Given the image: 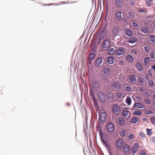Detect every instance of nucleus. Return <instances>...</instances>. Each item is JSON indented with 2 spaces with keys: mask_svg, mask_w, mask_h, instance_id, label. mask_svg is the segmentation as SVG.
Listing matches in <instances>:
<instances>
[{
  "mask_svg": "<svg viewBox=\"0 0 155 155\" xmlns=\"http://www.w3.org/2000/svg\"><path fill=\"white\" fill-rule=\"evenodd\" d=\"M98 96L99 99L101 102H104L105 101V95L101 91L99 92Z\"/></svg>",
  "mask_w": 155,
  "mask_h": 155,
  "instance_id": "2",
  "label": "nucleus"
},
{
  "mask_svg": "<svg viewBox=\"0 0 155 155\" xmlns=\"http://www.w3.org/2000/svg\"><path fill=\"white\" fill-rule=\"evenodd\" d=\"M150 139L152 142L155 143V137H151Z\"/></svg>",
  "mask_w": 155,
  "mask_h": 155,
  "instance_id": "53",
  "label": "nucleus"
},
{
  "mask_svg": "<svg viewBox=\"0 0 155 155\" xmlns=\"http://www.w3.org/2000/svg\"><path fill=\"white\" fill-rule=\"evenodd\" d=\"M122 12L120 11H117V12L116 13V17L117 18L118 20H120L122 19V17L121 15Z\"/></svg>",
  "mask_w": 155,
  "mask_h": 155,
  "instance_id": "17",
  "label": "nucleus"
},
{
  "mask_svg": "<svg viewBox=\"0 0 155 155\" xmlns=\"http://www.w3.org/2000/svg\"><path fill=\"white\" fill-rule=\"evenodd\" d=\"M124 52V49L122 47H120L117 49L116 54L118 55H120L123 54Z\"/></svg>",
  "mask_w": 155,
  "mask_h": 155,
  "instance_id": "9",
  "label": "nucleus"
},
{
  "mask_svg": "<svg viewBox=\"0 0 155 155\" xmlns=\"http://www.w3.org/2000/svg\"><path fill=\"white\" fill-rule=\"evenodd\" d=\"M149 37L150 40L153 43H155V37L153 35H150Z\"/></svg>",
  "mask_w": 155,
  "mask_h": 155,
  "instance_id": "28",
  "label": "nucleus"
},
{
  "mask_svg": "<svg viewBox=\"0 0 155 155\" xmlns=\"http://www.w3.org/2000/svg\"><path fill=\"white\" fill-rule=\"evenodd\" d=\"M153 0H147L146 2V5L149 7L152 5Z\"/></svg>",
  "mask_w": 155,
  "mask_h": 155,
  "instance_id": "23",
  "label": "nucleus"
},
{
  "mask_svg": "<svg viewBox=\"0 0 155 155\" xmlns=\"http://www.w3.org/2000/svg\"><path fill=\"white\" fill-rule=\"evenodd\" d=\"M128 16L130 18H134L135 17V15L134 14L131 12H128Z\"/></svg>",
  "mask_w": 155,
  "mask_h": 155,
  "instance_id": "27",
  "label": "nucleus"
},
{
  "mask_svg": "<svg viewBox=\"0 0 155 155\" xmlns=\"http://www.w3.org/2000/svg\"><path fill=\"white\" fill-rule=\"evenodd\" d=\"M150 54L151 59H153L154 58V54L153 51L150 52Z\"/></svg>",
  "mask_w": 155,
  "mask_h": 155,
  "instance_id": "46",
  "label": "nucleus"
},
{
  "mask_svg": "<svg viewBox=\"0 0 155 155\" xmlns=\"http://www.w3.org/2000/svg\"><path fill=\"white\" fill-rule=\"evenodd\" d=\"M118 120L119 122V123L120 125H122L123 124L124 122V119L121 117H119L118 118Z\"/></svg>",
  "mask_w": 155,
  "mask_h": 155,
  "instance_id": "29",
  "label": "nucleus"
},
{
  "mask_svg": "<svg viewBox=\"0 0 155 155\" xmlns=\"http://www.w3.org/2000/svg\"><path fill=\"white\" fill-rule=\"evenodd\" d=\"M115 59V58L113 56L109 57L107 60V61L108 64H112L114 62V60Z\"/></svg>",
  "mask_w": 155,
  "mask_h": 155,
  "instance_id": "16",
  "label": "nucleus"
},
{
  "mask_svg": "<svg viewBox=\"0 0 155 155\" xmlns=\"http://www.w3.org/2000/svg\"><path fill=\"white\" fill-rule=\"evenodd\" d=\"M124 152L125 153H127L130 151V147L128 145L125 146L123 148Z\"/></svg>",
  "mask_w": 155,
  "mask_h": 155,
  "instance_id": "20",
  "label": "nucleus"
},
{
  "mask_svg": "<svg viewBox=\"0 0 155 155\" xmlns=\"http://www.w3.org/2000/svg\"><path fill=\"white\" fill-rule=\"evenodd\" d=\"M128 111L127 110H124L123 111L122 113L123 115L125 117H126L127 116L128 114Z\"/></svg>",
  "mask_w": 155,
  "mask_h": 155,
  "instance_id": "42",
  "label": "nucleus"
},
{
  "mask_svg": "<svg viewBox=\"0 0 155 155\" xmlns=\"http://www.w3.org/2000/svg\"><path fill=\"white\" fill-rule=\"evenodd\" d=\"M133 135L132 134H130L128 136V139L129 140H131L133 138Z\"/></svg>",
  "mask_w": 155,
  "mask_h": 155,
  "instance_id": "50",
  "label": "nucleus"
},
{
  "mask_svg": "<svg viewBox=\"0 0 155 155\" xmlns=\"http://www.w3.org/2000/svg\"><path fill=\"white\" fill-rule=\"evenodd\" d=\"M129 80L131 83H133L136 81V78L134 75H132L130 77Z\"/></svg>",
  "mask_w": 155,
  "mask_h": 155,
  "instance_id": "21",
  "label": "nucleus"
},
{
  "mask_svg": "<svg viewBox=\"0 0 155 155\" xmlns=\"http://www.w3.org/2000/svg\"><path fill=\"white\" fill-rule=\"evenodd\" d=\"M147 134L148 135L150 136L151 134V130L150 129H147Z\"/></svg>",
  "mask_w": 155,
  "mask_h": 155,
  "instance_id": "41",
  "label": "nucleus"
},
{
  "mask_svg": "<svg viewBox=\"0 0 155 155\" xmlns=\"http://www.w3.org/2000/svg\"><path fill=\"white\" fill-rule=\"evenodd\" d=\"M110 42L108 40H106L103 42L102 45L104 48H107L110 47Z\"/></svg>",
  "mask_w": 155,
  "mask_h": 155,
  "instance_id": "7",
  "label": "nucleus"
},
{
  "mask_svg": "<svg viewBox=\"0 0 155 155\" xmlns=\"http://www.w3.org/2000/svg\"><path fill=\"white\" fill-rule=\"evenodd\" d=\"M102 59L101 57L97 58L95 60V64L97 66H99L102 64Z\"/></svg>",
  "mask_w": 155,
  "mask_h": 155,
  "instance_id": "12",
  "label": "nucleus"
},
{
  "mask_svg": "<svg viewBox=\"0 0 155 155\" xmlns=\"http://www.w3.org/2000/svg\"><path fill=\"white\" fill-rule=\"evenodd\" d=\"M126 103L128 105H130L131 104V99L130 97H127L126 98Z\"/></svg>",
  "mask_w": 155,
  "mask_h": 155,
  "instance_id": "31",
  "label": "nucleus"
},
{
  "mask_svg": "<svg viewBox=\"0 0 155 155\" xmlns=\"http://www.w3.org/2000/svg\"><path fill=\"white\" fill-rule=\"evenodd\" d=\"M133 26L134 28H137L138 26V24L137 23L135 22H133Z\"/></svg>",
  "mask_w": 155,
  "mask_h": 155,
  "instance_id": "49",
  "label": "nucleus"
},
{
  "mask_svg": "<svg viewBox=\"0 0 155 155\" xmlns=\"http://www.w3.org/2000/svg\"><path fill=\"white\" fill-rule=\"evenodd\" d=\"M95 54L94 53H91L89 55V58L91 60L94 59L95 57Z\"/></svg>",
  "mask_w": 155,
  "mask_h": 155,
  "instance_id": "34",
  "label": "nucleus"
},
{
  "mask_svg": "<svg viewBox=\"0 0 155 155\" xmlns=\"http://www.w3.org/2000/svg\"><path fill=\"white\" fill-rule=\"evenodd\" d=\"M100 135V136L102 142V143L104 146L107 145V143H106V142L104 141V140L103 138V134L102 132H101V130H100L99 131Z\"/></svg>",
  "mask_w": 155,
  "mask_h": 155,
  "instance_id": "14",
  "label": "nucleus"
},
{
  "mask_svg": "<svg viewBox=\"0 0 155 155\" xmlns=\"http://www.w3.org/2000/svg\"><path fill=\"white\" fill-rule=\"evenodd\" d=\"M144 81V79L143 77L141 75L139 76V82L140 84H142Z\"/></svg>",
  "mask_w": 155,
  "mask_h": 155,
  "instance_id": "25",
  "label": "nucleus"
},
{
  "mask_svg": "<svg viewBox=\"0 0 155 155\" xmlns=\"http://www.w3.org/2000/svg\"><path fill=\"white\" fill-rule=\"evenodd\" d=\"M133 114L134 115H140L142 114V112L139 111H135L134 112Z\"/></svg>",
  "mask_w": 155,
  "mask_h": 155,
  "instance_id": "37",
  "label": "nucleus"
},
{
  "mask_svg": "<svg viewBox=\"0 0 155 155\" xmlns=\"http://www.w3.org/2000/svg\"><path fill=\"white\" fill-rule=\"evenodd\" d=\"M135 66L139 71H141L143 70L142 65L139 62L136 63Z\"/></svg>",
  "mask_w": 155,
  "mask_h": 155,
  "instance_id": "11",
  "label": "nucleus"
},
{
  "mask_svg": "<svg viewBox=\"0 0 155 155\" xmlns=\"http://www.w3.org/2000/svg\"><path fill=\"white\" fill-rule=\"evenodd\" d=\"M148 84L151 87H152L154 85L152 79H150L148 81Z\"/></svg>",
  "mask_w": 155,
  "mask_h": 155,
  "instance_id": "30",
  "label": "nucleus"
},
{
  "mask_svg": "<svg viewBox=\"0 0 155 155\" xmlns=\"http://www.w3.org/2000/svg\"><path fill=\"white\" fill-rule=\"evenodd\" d=\"M104 73L106 75H109L110 74V70L109 69H104L103 70Z\"/></svg>",
  "mask_w": 155,
  "mask_h": 155,
  "instance_id": "33",
  "label": "nucleus"
},
{
  "mask_svg": "<svg viewBox=\"0 0 155 155\" xmlns=\"http://www.w3.org/2000/svg\"><path fill=\"white\" fill-rule=\"evenodd\" d=\"M145 51L146 52H148L149 51V47L147 46H145L144 47Z\"/></svg>",
  "mask_w": 155,
  "mask_h": 155,
  "instance_id": "51",
  "label": "nucleus"
},
{
  "mask_svg": "<svg viewBox=\"0 0 155 155\" xmlns=\"http://www.w3.org/2000/svg\"><path fill=\"white\" fill-rule=\"evenodd\" d=\"M115 52V51L114 48H111L109 51V54L110 55L114 54Z\"/></svg>",
  "mask_w": 155,
  "mask_h": 155,
  "instance_id": "32",
  "label": "nucleus"
},
{
  "mask_svg": "<svg viewBox=\"0 0 155 155\" xmlns=\"http://www.w3.org/2000/svg\"><path fill=\"white\" fill-rule=\"evenodd\" d=\"M139 89L141 92H142L144 91V89L142 87H139Z\"/></svg>",
  "mask_w": 155,
  "mask_h": 155,
  "instance_id": "56",
  "label": "nucleus"
},
{
  "mask_svg": "<svg viewBox=\"0 0 155 155\" xmlns=\"http://www.w3.org/2000/svg\"><path fill=\"white\" fill-rule=\"evenodd\" d=\"M125 88L126 89L127 91H131L132 89L130 86H127L125 87Z\"/></svg>",
  "mask_w": 155,
  "mask_h": 155,
  "instance_id": "44",
  "label": "nucleus"
},
{
  "mask_svg": "<svg viewBox=\"0 0 155 155\" xmlns=\"http://www.w3.org/2000/svg\"><path fill=\"white\" fill-rule=\"evenodd\" d=\"M144 101L148 104H150L151 103V101L148 98L145 99L144 100Z\"/></svg>",
  "mask_w": 155,
  "mask_h": 155,
  "instance_id": "38",
  "label": "nucleus"
},
{
  "mask_svg": "<svg viewBox=\"0 0 155 155\" xmlns=\"http://www.w3.org/2000/svg\"><path fill=\"white\" fill-rule=\"evenodd\" d=\"M120 135L123 137H124L125 136V131L124 130H122L120 132Z\"/></svg>",
  "mask_w": 155,
  "mask_h": 155,
  "instance_id": "43",
  "label": "nucleus"
},
{
  "mask_svg": "<svg viewBox=\"0 0 155 155\" xmlns=\"http://www.w3.org/2000/svg\"><path fill=\"white\" fill-rule=\"evenodd\" d=\"M145 153L143 151H141L140 153V155H145Z\"/></svg>",
  "mask_w": 155,
  "mask_h": 155,
  "instance_id": "54",
  "label": "nucleus"
},
{
  "mask_svg": "<svg viewBox=\"0 0 155 155\" xmlns=\"http://www.w3.org/2000/svg\"><path fill=\"white\" fill-rule=\"evenodd\" d=\"M122 94L120 92L116 93V96L119 98H121L122 96Z\"/></svg>",
  "mask_w": 155,
  "mask_h": 155,
  "instance_id": "40",
  "label": "nucleus"
},
{
  "mask_svg": "<svg viewBox=\"0 0 155 155\" xmlns=\"http://www.w3.org/2000/svg\"><path fill=\"white\" fill-rule=\"evenodd\" d=\"M152 68L153 69V70H154L155 71V65H153L152 67Z\"/></svg>",
  "mask_w": 155,
  "mask_h": 155,
  "instance_id": "57",
  "label": "nucleus"
},
{
  "mask_svg": "<svg viewBox=\"0 0 155 155\" xmlns=\"http://www.w3.org/2000/svg\"><path fill=\"white\" fill-rule=\"evenodd\" d=\"M119 31V28L118 26H114L112 31L114 35H116Z\"/></svg>",
  "mask_w": 155,
  "mask_h": 155,
  "instance_id": "19",
  "label": "nucleus"
},
{
  "mask_svg": "<svg viewBox=\"0 0 155 155\" xmlns=\"http://www.w3.org/2000/svg\"><path fill=\"white\" fill-rule=\"evenodd\" d=\"M138 41V39L135 37H132L130 38L128 40L127 42L128 43L131 44H133Z\"/></svg>",
  "mask_w": 155,
  "mask_h": 155,
  "instance_id": "8",
  "label": "nucleus"
},
{
  "mask_svg": "<svg viewBox=\"0 0 155 155\" xmlns=\"http://www.w3.org/2000/svg\"><path fill=\"white\" fill-rule=\"evenodd\" d=\"M134 107L140 108H142L143 107V106L142 103H138L136 104H135L134 105Z\"/></svg>",
  "mask_w": 155,
  "mask_h": 155,
  "instance_id": "22",
  "label": "nucleus"
},
{
  "mask_svg": "<svg viewBox=\"0 0 155 155\" xmlns=\"http://www.w3.org/2000/svg\"><path fill=\"white\" fill-rule=\"evenodd\" d=\"M120 109L121 108L119 105L114 104L113 106V111L115 113H117L118 112H120Z\"/></svg>",
  "mask_w": 155,
  "mask_h": 155,
  "instance_id": "5",
  "label": "nucleus"
},
{
  "mask_svg": "<svg viewBox=\"0 0 155 155\" xmlns=\"http://www.w3.org/2000/svg\"><path fill=\"white\" fill-rule=\"evenodd\" d=\"M124 141L123 140L120 139L118 140L116 143V145L117 148L120 149L123 147Z\"/></svg>",
  "mask_w": 155,
  "mask_h": 155,
  "instance_id": "3",
  "label": "nucleus"
},
{
  "mask_svg": "<svg viewBox=\"0 0 155 155\" xmlns=\"http://www.w3.org/2000/svg\"><path fill=\"white\" fill-rule=\"evenodd\" d=\"M107 127L109 132H112L114 131V126L112 123H107Z\"/></svg>",
  "mask_w": 155,
  "mask_h": 155,
  "instance_id": "1",
  "label": "nucleus"
},
{
  "mask_svg": "<svg viewBox=\"0 0 155 155\" xmlns=\"http://www.w3.org/2000/svg\"><path fill=\"white\" fill-rule=\"evenodd\" d=\"M139 11L140 12H145V10L144 9L141 8L139 10Z\"/></svg>",
  "mask_w": 155,
  "mask_h": 155,
  "instance_id": "52",
  "label": "nucleus"
},
{
  "mask_svg": "<svg viewBox=\"0 0 155 155\" xmlns=\"http://www.w3.org/2000/svg\"><path fill=\"white\" fill-rule=\"evenodd\" d=\"M130 5L132 6H134L135 5V3L133 1H131L130 2Z\"/></svg>",
  "mask_w": 155,
  "mask_h": 155,
  "instance_id": "55",
  "label": "nucleus"
},
{
  "mask_svg": "<svg viewBox=\"0 0 155 155\" xmlns=\"http://www.w3.org/2000/svg\"><path fill=\"white\" fill-rule=\"evenodd\" d=\"M105 146L106 148H108L109 149L110 148V147L108 146V144H107V145H106Z\"/></svg>",
  "mask_w": 155,
  "mask_h": 155,
  "instance_id": "58",
  "label": "nucleus"
},
{
  "mask_svg": "<svg viewBox=\"0 0 155 155\" xmlns=\"http://www.w3.org/2000/svg\"><path fill=\"white\" fill-rule=\"evenodd\" d=\"M126 58L127 60L129 62L132 63L134 61V58L133 57L130 55H127Z\"/></svg>",
  "mask_w": 155,
  "mask_h": 155,
  "instance_id": "15",
  "label": "nucleus"
},
{
  "mask_svg": "<svg viewBox=\"0 0 155 155\" xmlns=\"http://www.w3.org/2000/svg\"><path fill=\"white\" fill-rule=\"evenodd\" d=\"M144 63L145 65H147L150 61V59L149 57H145L143 60Z\"/></svg>",
  "mask_w": 155,
  "mask_h": 155,
  "instance_id": "24",
  "label": "nucleus"
},
{
  "mask_svg": "<svg viewBox=\"0 0 155 155\" xmlns=\"http://www.w3.org/2000/svg\"><path fill=\"white\" fill-rule=\"evenodd\" d=\"M139 145L138 143H134V145L132 147H133L136 149H137V148L138 147Z\"/></svg>",
  "mask_w": 155,
  "mask_h": 155,
  "instance_id": "47",
  "label": "nucleus"
},
{
  "mask_svg": "<svg viewBox=\"0 0 155 155\" xmlns=\"http://www.w3.org/2000/svg\"><path fill=\"white\" fill-rule=\"evenodd\" d=\"M141 31L144 33H146L149 32V30L148 28H142Z\"/></svg>",
  "mask_w": 155,
  "mask_h": 155,
  "instance_id": "39",
  "label": "nucleus"
},
{
  "mask_svg": "<svg viewBox=\"0 0 155 155\" xmlns=\"http://www.w3.org/2000/svg\"><path fill=\"white\" fill-rule=\"evenodd\" d=\"M105 146L106 148H108L109 149L110 148V147L108 146V144H107V145H106Z\"/></svg>",
  "mask_w": 155,
  "mask_h": 155,
  "instance_id": "59",
  "label": "nucleus"
},
{
  "mask_svg": "<svg viewBox=\"0 0 155 155\" xmlns=\"http://www.w3.org/2000/svg\"><path fill=\"white\" fill-rule=\"evenodd\" d=\"M115 5L118 7H122L124 5V2L123 0H116Z\"/></svg>",
  "mask_w": 155,
  "mask_h": 155,
  "instance_id": "6",
  "label": "nucleus"
},
{
  "mask_svg": "<svg viewBox=\"0 0 155 155\" xmlns=\"http://www.w3.org/2000/svg\"><path fill=\"white\" fill-rule=\"evenodd\" d=\"M99 83L98 82L96 81L93 83V85L94 87H97L99 86Z\"/></svg>",
  "mask_w": 155,
  "mask_h": 155,
  "instance_id": "36",
  "label": "nucleus"
},
{
  "mask_svg": "<svg viewBox=\"0 0 155 155\" xmlns=\"http://www.w3.org/2000/svg\"><path fill=\"white\" fill-rule=\"evenodd\" d=\"M140 134L141 136H142V137H143V135H144V134H143V133H140Z\"/></svg>",
  "mask_w": 155,
  "mask_h": 155,
  "instance_id": "60",
  "label": "nucleus"
},
{
  "mask_svg": "<svg viewBox=\"0 0 155 155\" xmlns=\"http://www.w3.org/2000/svg\"><path fill=\"white\" fill-rule=\"evenodd\" d=\"M91 96L92 97H94V93H92V94H91Z\"/></svg>",
  "mask_w": 155,
  "mask_h": 155,
  "instance_id": "61",
  "label": "nucleus"
},
{
  "mask_svg": "<svg viewBox=\"0 0 155 155\" xmlns=\"http://www.w3.org/2000/svg\"><path fill=\"white\" fill-rule=\"evenodd\" d=\"M67 105H70V103H68L67 104Z\"/></svg>",
  "mask_w": 155,
  "mask_h": 155,
  "instance_id": "63",
  "label": "nucleus"
},
{
  "mask_svg": "<svg viewBox=\"0 0 155 155\" xmlns=\"http://www.w3.org/2000/svg\"><path fill=\"white\" fill-rule=\"evenodd\" d=\"M107 96L109 99H111L113 97V94L111 91H109L107 94Z\"/></svg>",
  "mask_w": 155,
  "mask_h": 155,
  "instance_id": "26",
  "label": "nucleus"
},
{
  "mask_svg": "<svg viewBox=\"0 0 155 155\" xmlns=\"http://www.w3.org/2000/svg\"><path fill=\"white\" fill-rule=\"evenodd\" d=\"M125 34L127 36L131 37L133 36L132 31L129 28H127L125 30Z\"/></svg>",
  "mask_w": 155,
  "mask_h": 155,
  "instance_id": "10",
  "label": "nucleus"
},
{
  "mask_svg": "<svg viewBox=\"0 0 155 155\" xmlns=\"http://www.w3.org/2000/svg\"><path fill=\"white\" fill-rule=\"evenodd\" d=\"M153 27L154 28H155V23L154 24V25H153Z\"/></svg>",
  "mask_w": 155,
  "mask_h": 155,
  "instance_id": "64",
  "label": "nucleus"
},
{
  "mask_svg": "<svg viewBox=\"0 0 155 155\" xmlns=\"http://www.w3.org/2000/svg\"><path fill=\"white\" fill-rule=\"evenodd\" d=\"M151 120L152 123L155 124V117H152Z\"/></svg>",
  "mask_w": 155,
  "mask_h": 155,
  "instance_id": "48",
  "label": "nucleus"
},
{
  "mask_svg": "<svg viewBox=\"0 0 155 155\" xmlns=\"http://www.w3.org/2000/svg\"><path fill=\"white\" fill-rule=\"evenodd\" d=\"M121 85L117 82H114L112 86L116 89H119L121 87Z\"/></svg>",
  "mask_w": 155,
  "mask_h": 155,
  "instance_id": "13",
  "label": "nucleus"
},
{
  "mask_svg": "<svg viewBox=\"0 0 155 155\" xmlns=\"http://www.w3.org/2000/svg\"><path fill=\"white\" fill-rule=\"evenodd\" d=\"M145 113L147 114H153V112L151 110L148 109L145 110Z\"/></svg>",
  "mask_w": 155,
  "mask_h": 155,
  "instance_id": "35",
  "label": "nucleus"
},
{
  "mask_svg": "<svg viewBox=\"0 0 155 155\" xmlns=\"http://www.w3.org/2000/svg\"><path fill=\"white\" fill-rule=\"evenodd\" d=\"M153 97L154 99L155 100V94H154L153 95Z\"/></svg>",
  "mask_w": 155,
  "mask_h": 155,
  "instance_id": "62",
  "label": "nucleus"
},
{
  "mask_svg": "<svg viewBox=\"0 0 155 155\" xmlns=\"http://www.w3.org/2000/svg\"><path fill=\"white\" fill-rule=\"evenodd\" d=\"M131 149L132 153L134 154L136 153L137 150V149H136L133 147H132Z\"/></svg>",
  "mask_w": 155,
  "mask_h": 155,
  "instance_id": "45",
  "label": "nucleus"
},
{
  "mask_svg": "<svg viewBox=\"0 0 155 155\" xmlns=\"http://www.w3.org/2000/svg\"><path fill=\"white\" fill-rule=\"evenodd\" d=\"M139 119L137 117H133L130 120L131 123L133 124H136L138 122Z\"/></svg>",
  "mask_w": 155,
  "mask_h": 155,
  "instance_id": "18",
  "label": "nucleus"
},
{
  "mask_svg": "<svg viewBox=\"0 0 155 155\" xmlns=\"http://www.w3.org/2000/svg\"><path fill=\"white\" fill-rule=\"evenodd\" d=\"M106 115L104 112H102L100 114L99 120L100 121L104 122L106 119Z\"/></svg>",
  "mask_w": 155,
  "mask_h": 155,
  "instance_id": "4",
  "label": "nucleus"
}]
</instances>
